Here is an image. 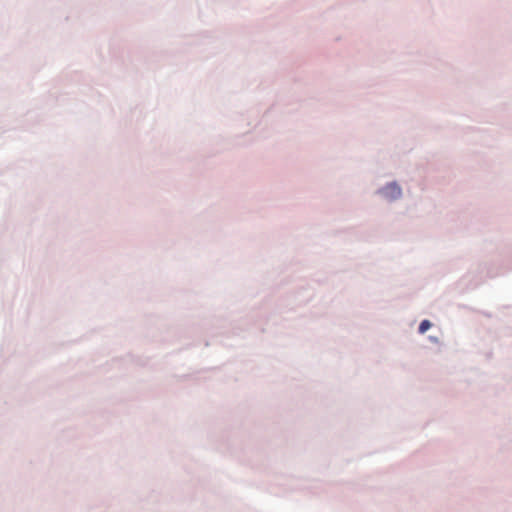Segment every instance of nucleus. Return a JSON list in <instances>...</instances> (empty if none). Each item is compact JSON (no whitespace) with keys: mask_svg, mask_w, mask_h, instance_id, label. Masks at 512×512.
Instances as JSON below:
<instances>
[{"mask_svg":"<svg viewBox=\"0 0 512 512\" xmlns=\"http://www.w3.org/2000/svg\"><path fill=\"white\" fill-rule=\"evenodd\" d=\"M401 195V188L396 183H390L386 186V199L395 200Z\"/></svg>","mask_w":512,"mask_h":512,"instance_id":"nucleus-1","label":"nucleus"},{"mask_svg":"<svg viewBox=\"0 0 512 512\" xmlns=\"http://www.w3.org/2000/svg\"><path fill=\"white\" fill-rule=\"evenodd\" d=\"M432 326L429 320H423L419 325V332L424 334Z\"/></svg>","mask_w":512,"mask_h":512,"instance_id":"nucleus-2","label":"nucleus"}]
</instances>
